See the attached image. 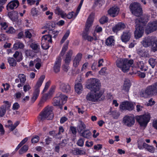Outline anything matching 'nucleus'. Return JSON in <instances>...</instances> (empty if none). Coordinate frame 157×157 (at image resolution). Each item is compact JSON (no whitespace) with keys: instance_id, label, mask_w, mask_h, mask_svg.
I'll list each match as a JSON object with an SVG mask.
<instances>
[{"instance_id":"16","label":"nucleus","mask_w":157,"mask_h":157,"mask_svg":"<svg viewBox=\"0 0 157 157\" xmlns=\"http://www.w3.org/2000/svg\"><path fill=\"white\" fill-rule=\"evenodd\" d=\"M119 10L118 7L115 6L110 8L108 11V13L111 16L114 17L118 15Z\"/></svg>"},{"instance_id":"6","label":"nucleus","mask_w":157,"mask_h":157,"mask_svg":"<svg viewBox=\"0 0 157 157\" xmlns=\"http://www.w3.org/2000/svg\"><path fill=\"white\" fill-rule=\"evenodd\" d=\"M141 43L145 47L151 46L152 49L154 52L157 50V38L156 37H145L143 39Z\"/></svg>"},{"instance_id":"32","label":"nucleus","mask_w":157,"mask_h":157,"mask_svg":"<svg viewBox=\"0 0 157 157\" xmlns=\"http://www.w3.org/2000/svg\"><path fill=\"white\" fill-rule=\"evenodd\" d=\"M78 13H77V10H76L75 13L72 11L69 13L67 14H66V16L65 17V18H67L69 19L73 18L75 19L77 16Z\"/></svg>"},{"instance_id":"37","label":"nucleus","mask_w":157,"mask_h":157,"mask_svg":"<svg viewBox=\"0 0 157 157\" xmlns=\"http://www.w3.org/2000/svg\"><path fill=\"white\" fill-rule=\"evenodd\" d=\"M24 47V45L20 42L15 43L13 45V48L14 50H17L18 48H22Z\"/></svg>"},{"instance_id":"35","label":"nucleus","mask_w":157,"mask_h":157,"mask_svg":"<svg viewBox=\"0 0 157 157\" xmlns=\"http://www.w3.org/2000/svg\"><path fill=\"white\" fill-rule=\"evenodd\" d=\"M31 48L36 53L40 51V46L35 43H32L30 45Z\"/></svg>"},{"instance_id":"14","label":"nucleus","mask_w":157,"mask_h":157,"mask_svg":"<svg viewBox=\"0 0 157 157\" xmlns=\"http://www.w3.org/2000/svg\"><path fill=\"white\" fill-rule=\"evenodd\" d=\"M123 123L124 124L128 127H131L135 123V119L133 117L127 115L123 118Z\"/></svg>"},{"instance_id":"42","label":"nucleus","mask_w":157,"mask_h":157,"mask_svg":"<svg viewBox=\"0 0 157 157\" xmlns=\"http://www.w3.org/2000/svg\"><path fill=\"white\" fill-rule=\"evenodd\" d=\"M70 32L69 30H67L60 41V43L61 44L64 43L65 41L67 39L70 35Z\"/></svg>"},{"instance_id":"12","label":"nucleus","mask_w":157,"mask_h":157,"mask_svg":"<svg viewBox=\"0 0 157 157\" xmlns=\"http://www.w3.org/2000/svg\"><path fill=\"white\" fill-rule=\"evenodd\" d=\"M135 105V104L133 102L124 101L120 104L119 107L121 110L132 111L134 109Z\"/></svg>"},{"instance_id":"45","label":"nucleus","mask_w":157,"mask_h":157,"mask_svg":"<svg viewBox=\"0 0 157 157\" xmlns=\"http://www.w3.org/2000/svg\"><path fill=\"white\" fill-rule=\"evenodd\" d=\"M38 11L35 8H33L31 10V14L34 17H36L38 15Z\"/></svg>"},{"instance_id":"49","label":"nucleus","mask_w":157,"mask_h":157,"mask_svg":"<svg viewBox=\"0 0 157 157\" xmlns=\"http://www.w3.org/2000/svg\"><path fill=\"white\" fill-rule=\"evenodd\" d=\"M148 62L149 64L153 68L155 65V59L151 58L149 59Z\"/></svg>"},{"instance_id":"41","label":"nucleus","mask_w":157,"mask_h":157,"mask_svg":"<svg viewBox=\"0 0 157 157\" xmlns=\"http://www.w3.org/2000/svg\"><path fill=\"white\" fill-rule=\"evenodd\" d=\"M8 61L10 66L14 67L16 66L17 64L16 61L13 58H8Z\"/></svg>"},{"instance_id":"40","label":"nucleus","mask_w":157,"mask_h":157,"mask_svg":"<svg viewBox=\"0 0 157 157\" xmlns=\"http://www.w3.org/2000/svg\"><path fill=\"white\" fill-rule=\"evenodd\" d=\"M18 77L20 80L21 83H25L26 80V76L23 74H20L18 75Z\"/></svg>"},{"instance_id":"63","label":"nucleus","mask_w":157,"mask_h":157,"mask_svg":"<svg viewBox=\"0 0 157 157\" xmlns=\"http://www.w3.org/2000/svg\"><path fill=\"white\" fill-rule=\"evenodd\" d=\"M143 108V106L139 104L137 105H136V111L138 112L142 111Z\"/></svg>"},{"instance_id":"23","label":"nucleus","mask_w":157,"mask_h":157,"mask_svg":"<svg viewBox=\"0 0 157 157\" xmlns=\"http://www.w3.org/2000/svg\"><path fill=\"white\" fill-rule=\"evenodd\" d=\"M153 95L148 86L147 87L145 91H142L140 93V96L142 97L147 98L148 96H151Z\"/></svg>"},{"instance_id":"4","label":"nucleus","mask_w":157,"mask_h":157,"mask_svg":"<svg viewBox=\"0 0 157 157\" xmlns=\"http://www.w3.org/2000/svg\"><path fill=\"white\" fill-rule=\"evenodd\" d=\"M86 86L91 91H95L96 92L100 90L101 84L97 79L91 78L86 81Z\"/></svg>"},{"instance_id":"43","label":"nucleus","mask_w":157,"mask_h":157,"mask_svg":"<svg viewBox=\"0 0 157 157\" xmlns=\"http://www.w3.org/2000/svg\"><path fill=\"white\" fill-rule=\"evenodd\" d=\"M137 68L140 69L142 71H146V69L144 68V64L143 61H140L137 63Z\"/></svg>"},{"instance_id":"8","label":"nucleus","mask_w":157,"mask_h":157,"mask_svg":"<svg viewBox=\"0 0 157 157\" xmlns=\"http://www.w3.org/2000/svg\"><path fill=\"white\" fill-rule=\"evenodd\" d=\"M67 97L61 93H59L57 96L54 98L53 104L55 106H60L64 104L67 100Z\"/></svg>"},{"instance_id":"28","label":"nucleus","mask_w":157,"mask_h":157,"mask_svg":"<svg viewBox=\"0 0 157 157\" xmlns=\"http://www.w3.org/2000/svg\"><path fill=\"white\" fill-rule=\"evenodd\" d=\"M110 111L109 112V114L110 115L112 116V117L114 119H117L120 116V113L117 110H114L112 111L111 108Z\"/></svg>"},{"instance_id":"17","label":"nucleus","mask_w":157,"mask_h":157,"mask_svg":"<svg viewBox=\"0 0 157 157\" xmlns=\"http://www.w3.org/2000/svg\"><path fill=\"white\" fill-rule=\"evenodd\" d=\"M62 58L59 56L56 59L54 66V70L55 72L57 73L60 71Z\"/></svg>"},{"instance_id":"51","label":"nucleus","mask_w":157,"mask_h":157,"mask_svg":"<svg viewBox=\"0 0 157 157\" xmlns=\"http://www.w3.org/2000/svg\"><path fill=\"white\" fill-rule=\"evenodd\" d=\"M108 21V18L105 16L102 17L100 20V22L101 24H104Z\"/></svg>"},{"instance_id":"58","label":"nucleus","mask_w":157,"mask_h":157,"mask_svg":"<svg viewBox=\"0 0 157 157\" xmlns=\"http://www.w3.org/2000/svg\"><path fill=\"white\" fill-rule=\"evenodd\" d=\"M102 30V28L101 27L97 25L95 28L94 32V34L96 33H99L101 32Z\"/></svg>"},{"instance_id":"64","label":"nucleus","mask_w":157,"mask_h":157,"mask_svg":"<svg viewBox=\"0 0 157 157\" xmlns=\"http://www.w3.org/2000/svg\"><path fill=\"white\" fill-rule=\"evenodd\" d=\"M25 54L27 56H31L32 53V51L31 50H27L25 52Z\"/></svg>"},{"instance_id":"55","label":"nucleus","mask_w":157,"mask_h":157,"mask_svg":"<svg viewBox=\"0 0 157 157\" xmlns=\"http://www.w3.org/2000/svg\"><path fill=\"white\" fill-rule=\"evenodd\" d=\"M102 147V145L100 144L94 145V149L97 151H98L101 149Z\"/></svg>"},{"instance_id":"50","label":"nucleus","mask_w":157,"mask_h":157,"mask_svg":"<svg viewBox=\"0 0 157 157\" xmlns=\"http://www.w3.org/2000/svg\"><path fill=\"white\" fill-rule=\"evenodd\" d=\"M74 151L76 152V154L79 155H83L85 154V152L83 150H80L78 149H75Z\"/></svg>"},{"instance_id":"25","label":"nucleus","mask_w":157,"mask_h":157,"mask_svg":"<svg viewBox=\"0 0 157 157\" xmlns=\"http://www.w3.org/2000/svg\"><path fill=\"white\" fill-rule=\"evenodd\" d=\"M105 44L108 46L112 47L115 44V40L114 36H111L108 37L106 40Z\"/></svg>"},{"instance_id":"9","label":"nucleus","mask_w":157,"mask_h":157,"mask_svg":"<svg viewBox=\"0 0 157 157\" xmlns=\"http://www.w3.org/2000/svg\"><path fill=\"white\" fill-rule=\"evenodd\" d=\"M103 94L101 90L96 92L95 91H91L87 95L86 99L88 101L95 102L99 99Z\"/></svg>"},{"instance_id":"30","label":"nucleus","mask_w":157,"mask_h":157,"mask_svg":"<svg viewBox=\"0 0 157 157\" xmlns=\"http://www.w3.org/2000/svg\"><path fill=\"white\" fill-rule=\"evenodd\" d=\"M143 146L144 147V148L151 153H154L155 151V148L152 146L150 145L145 143H144Z\"/></svg>"},{"instance_id":"34","label":"nucleus","mask_w":157,"mask_h":157,"mask_svg":"<svg viewBox=\"0 0 157 157\" xmlns=\"http://www.w3.org/2000/svg\"><path fill=\"white\" fill-rule=\"evenodd\" d=\"M55 12L56 14L60 15L62 18H64L66 16V13L58 7H56Z\"/></svg>"},{"instance_id":"24","label":"nucleus","mask_w":157,"mask_h":157,"mask_svg":"<svg viewBox=\"0 0 157 157\" xmlns=\"http://www.w3.org/2000/svg\"><path fill=\"white\" fill-rule=\"evenodd\" d=\"M148 86L153 95L157 94V82Z\"/></svg>"},{"instance_id":"26","label":"nucleus","mask_w":157,"mask_h":157,"mask_svg":"<svg viewBox=\"0 0 157 157\" xmlns=\"http://www.w3.org/2000/svg\"><path fill=\"white\" fill-rule=\"evenodd\" d=\"M75 92L78 94H81L83 90L82 84L79 82L77 83L75 86Z\"/></svg>"},{"instance_id":"39","label":"nucleus","mask_w":157,"mask_h":157,"mask_svg":"<svg viewBox=\"0 0 157 157\" xmlns=\"http://www.w3.org/2000/svg\"><path fill=\"white\" fill-rule=\"evenodd\" d=\"M86 128V125L83 122L80 121L79 123L77 128L78 132H81L83 130H84Z\"/></svg>"},{"instance_id":"21","label":"nucleus","mask_w":157,"mask_h":157,"mask_svg":"<svg viewBox=\"0 0 157 157\" xmlns=\"http://www.w3.org/2000/svg\"><path fill=\"white\" fill-rule=\"evenodd\" d=\"M60 88L61 90L63 92L69 93L71 92V87L68 83H61Z\"/></svg>"},{"instance_id":"44","label":"nucleus","mask_w":157,"mask_h":157,"mask_svg":"<svg viewBox=\"0 0 157 157\" xmlns=\"http://www.w3.org/2000/svg\"><path fill=\"white\" fill-rule=\"evenodd\" d=\"M28 148L29 147L27 145H24L19 151V154H21L26 152L28 150Z\"/></svg>"},{"instance_id":"52","label":"nucleus","mask_w":157,"mask_h":157,"mask_svg":"<svg viewBox=\"0 0 157 157\" xmlns=\"http://www.w3.org/2000/svg\"><path fill=\"white\" fill-rule=\"evenodd\" d=\"M39 137L37 136L33 137L31 139L32 143H37L39 141Z\"/></svg>"},{"instance_id":"10","label":"nucleus","mask_w":157,"mask_h":157,"mask_svg":"<svg viewBox=\"0 0 157 157\" xmlns=\"http://www.w3.org/2000/svg\"><path fill=\"white\" fill-rule=\"evenodd\" d=\"M52 36L50 35L43 36L41 38V47L44 49H47L49 48V45L52 43Z\"/></svg>"},{"instance_id":"38","label":"nucleus","mask_w":157,"mask_h":157,"mask_svg":"<svg viewBox=\"0 0 157 157\" xmlns=\"http://www.w3.org/2000/svg\"><path fill=\"white\" fill-rule=\"evenodd\" d=\"M105 1L103 0H94V7H96L98 6L100 7L103 4L105 3Z\"/></svg>"},{"instance_id":"59","label":"nucleus","mask_w":157,"mask_h":157,"mask_svg":"<svg viewBox=\"0 0 157 157\" xmlns=\"http://www.w3.org/2000/svg\"><path fill=\"white\" fill-rule=\"evenodd\" d=\"M106 68V67H103L100 71L99 72V74L101 75H104L105 74Z\"/></svg>"},{"instance_id":"20","label":"nucleus","mask_w":157,"mask_h":157,"mask_svg":"<svg viewBox=\"0 0 157 157\" xmlns=\"http://www.w3.org/2000/svg\"><path fill=\"white\" fill-rule=\"evenodd\" d=\"M131 33L128 31L123 32L121 36V39L123 42H125L128 41L130 38Z\"/></svg>"},{"instance_id":"19","label":"nucleus","mask_w":157,"mask_h":157,"mask_svg":"<svg viewBox=\"0 0 157 157\" xmlns=\"http://www.w3.org/2000/svg\"><path fill=\"white\" fill-rule=\"evenodd\" d=\"M19 2L17 0L12 1L10 2L7 6V10H9L10 9L12 10L17 8L19 5Z\"/></svg>"},{"instance_id":"3","label":"nucleus","mask_w":157,"mask_h":157,"mask_svg":"<svg viewBox=\"0 0 157 157\" xmlns=\"http://www.w3.org/2000/svg\"><path fill=\"white\" fill-rule=\"evenodd\" d=\"M132 60H128L127 59L119 58L116 62V65L124 72H128L130 67L133 64Z\"/></svg>"},{"instance_id":"22","label":"nucleus","mask_w":157,"mask_h":157,"mask_svg":"<svg viewBox=\"0 0 157 157\" xmlns=\"http://www.w3.org/2000/svg\"><path fill=\"white\" fill-rule=\"evenodd\" d=\"M73 54V51L72 50H69L66 55L64 61L66 64H68L71 60V57Z\"/></svg>"},{"instance_id":"27","label":"nucleus","mask_w":157,"mask_h":157,"mask_svg":"<svg viewBox=\"0 0 157 157\" xmlns=\"http://www.w3.org/2000/svg\"><path fill=\"white\" fill-rule=\"evenodd\" d=\"M81 135L84 138L87 139H90L92 137V133L88 129L84 130L81 133Z\"/></svg>"},{"instance_id":"62","label":"nucleus","mask_w":157,"mask_h":157,"mask_svg":"<svg viewBox=\"0 0 157 157\" xmlns=\"http://www.w3.org/2000/svg\"><path fill=\"white\" fill-rule=\"evenodd\" d=\"M88 65V63L87 62L85 63L82 66L81 71H83L85 70L87 67Z\"/></svg>"},{"instance_id":"7","label":"nucleus","mask_w":157,"mask_h":157,"mask_svg":"<svg viewBox=\"0 0 157 157\" xmlns=\"http://www.w3.org/2000/svg\"><path fill=\"white\" fill-rule=\"evenodd\" d=\"M52 110L53 108L52 106H47L41 113L39 116V119L42 121L45 119L52 120L54 116Z\"/></svg>"},{"instance_id":"13","label":"nucleus","mask_w":157,"mask_h":157,"mask_svg":"<svg viewBox=\"0 0 157 157\" xmlns=\"http://www.w3.org/2000/svg\"><path fill=\"white\" fill-rule=\"evenodd\" d=\"M157 30V20L149 22L147 26L145 31L147 34H149Z\"/></svg>"},{"instance_id":"18","label":"nucleus","mask_w":157,"mask_h":157,"mask_svg":"<svg viewBox=\"0 0 157 157\" xmlns=\"http://www.w3.org/2000/svg\"><path fill=\"white\" fill-rule=\"evenodd\" d=\"M82 55L81 53H78L75 56L73 61V65L75 67H77L81 60Z\"/></svg>"},{"instance_id":"36","label":"nucleus","mask_w":157,"mask_h":157,"mask_svg":"<svg viewBox=\"0 0 157 157\" xmlns=\"http://www.w3.org/2000/svg\"><path fill=\"white\" fill-rule=\"evenodd\" d=\"M69 43V41L68 40H67L66 41L65 44L63 47L60 53V55L59 56H60L61 57V56H63L64 55L65 52H66L68 48V46Z\"/></svg>"},{"instance_id":"60","label":"nucleus","mask_w":157,"mask_h":157,"mask_svg":"<svg viewBox=\"0 0 157 157\" xmlns=\"http://www.w3.org/2000/svg\"><path fill=\"white\" fill-rule=\"evenodd\" d=\"M4 103L5 104V108L6 109H9L11 106V104L8 101H5Z\"/></svg>"},{"instance_id":"48","label":"nucleus","mask_w":157,"mask_h":157,"mask_svg":"<svg viewBox=\"0 0 157 157\" xmlns=\"http://www.w3.org/2000/svg\"><path fill=\"white\" fill-rule=\"evenodd\" d=\"M138 147L140 149H143L144 148L143 146L144 143H143L141 140H140L137 141Z\"/></svg>"},{"instance_id":"1","label":"nucleus","mask_w":157,"mask_h":157,"mask_svg":"<svg viewBox=\"0 0 157 157\" xmlns=\"http://www.w3.org/2000/svg\"><path fill=\"white\" fill-rule=\"evenodd\" d=\"M130 9L133 14L138 17L135 21L136 30L134 32L135 37L138 39L143 36L144 31V24L148 21V17L147 15L139 16L142 13V10L138 3L134 2L131 4Z\"/></svg>"},{"instance_id":"31","label":"nucleus","mask_w":157,"mask_h":157,"mask_svg":"<svg viewBox=\"0 0 157 157\" xmlns=\"http://www.w3.org/2000/svg\"><path fill=\"white\" fill-rule=\"evenodd\" d=\"M138 54L142 57L149 58L150 55L148 51L145 50H140L138 52Z\"/></svg>"},{"instance_id":"61","label":"nucleus","mask_w":157,"mask_h":157,"mask_svg":"<svg viewBox=\"0 0 157 157\" xmlns=\"http://www.w3.org/2000/svg\"><path fill=\"white\" fill-rule=\"evenodd\" d=\"M20 107V105L17 102L15 103L13 106V110L17 109Z\"/></svg>"},{"instance_id":"47","label":"nucleus","mask_w":157,"mask_h":157,"mask_svg":"<svg viewBox=\"0 0 157 157\" xmlns=\"http://www.w3.org/2000/svg\"><path fill=\"white\" fill-rule=\"evenodd\" d=\"M35 64L36 68L37 69H39L41 66L40 59H37Z\"/></svg>"},{"instance_id":"2","label":"nucleus","mask_w":157,"mask_h":157,"mask_svg":"<svg viewBox=\"0 0 157 157\" xmlns=\"http://www.w3.org/2000/svg\"><path fill=\"white\" fill-rule=\"evenodd\" d=\"M94 19V15L91 14L88 17L86 24L85 28L82 34L83 38L89 41H91L93 40H96L97 39L94 33L93 34L94 37L88 35L89 29L92 25Z\"/></svg>"},{"instance_id":"33","label":"nucleus","mask_w":157,"mask_h":157,"mask_svg":"<svg viewBox=\"0 0 157 157\" xmlns=\"http://www.w3.org/2000/svg\"><path fill=\"white\" fill-rule=\"evenodd\" d=\"M13 56L18 62H20L22 59L23 56L21 53L18 51H16L13 54Z\"/></svg>"},{"instance_id":"53","label":"nucleus","mask_w":157,"mask_h":157,"mask_svg":"<svg viewBox=\"0 0 157 157\" xmlns=\"http://www.w3.org/2000/svg\"><path fill=\"white\" fill-rule=\"evenodd\" d=\"M84 140L83 139L80 138L78 141L77 144L79 146L82 147L84 145Z\"/></svg>"},{"instance_id":"11","label":"nucleus","mask_w":157,"mask_h":157,"mask_svg":"<svg viewBox=\"0 0 157 157\" xmlns=\"http://www.w3.org/2000/svg\"><path fill=\"white\" fill-rule=\"evenodd\" d=\"M149 114L140 116L137 118V120L141 126L146 127L150 120Z\"/></svg>"},{"instance_id":"57","label":"nucleus","mask_w":157,"mask_h":157,"mask_svg":"<svg viewBox=\"0 0 157 157\" xmlns=\"http://www.w3.org/2000/svg\"><path fill=\"white\" fill-rule=\"evenodd\" d=\"M155 103V101L153 99H150L148 102L147 103L146 105L147 106H151Z\"/></svg>"},{"instance_id":"5","label":"nucleus","mask_w":157,"mask_h":157,"mask_svg":"<svg viewBox=\"0 0 157 157\" xmlns=\"http://www.w3.org/2000/svg\"><path fill=\"white\" fill-rule=\"evenodd\" d=\"M45 78V76L44 75L41 76L35 86L33 96L31 99L32 103H34L38 98L40 93V87L41 86Z\"/></svg>"},{"instance_id":"29","label":"nucleus","mask_w":157,"mask_h":157,"mask_svg":"<svg viewBox=\"0 0 157 157\" xmlns=\"http://www.w3.org/2000/svg\"><path fill=\"white\" fill-rule=\"evenodd\" d=\"M131 85L129 80H127L124 81L123 87V90L126 92H128L129 90Z\"/></svg>"},{"instance_id":"46","label":"nucleus","mask_w":157,"mask_h":157,"mask_svg":"<svg viewBox=\"0 0 157 157\" xmlns=\"http://www.w3.org/2000/svg\"><path fill=\"white\" fill-rule=\"evenodd\" d=\"M17 29H15L13 27H10L6 31V32L8 33L13 34L16 33Z\"/></svg>"},{"instance_id":"56","label":"nucleus","mask_w":157,"mask_h":157,"mask_svg":"<svg viewBox=\"0 0 157 157\" xmlns=\"http://www.w3.org/2000/svg\"><path fill=\"white\" fill-rule=\"evenodd\" d=\"M30 86L28 84L25 85L23 86V90L24 91L26 92L31 89Z\"/></svg>"},{"instance_id":"15","label":"nucleus","mask_w":157,"mask_h":157,"mask_svg":"<svg viewBox=\"0 0 157 157\" xmlns=\"http://www.w3.org/2000/svg\"><path fill=\"white\" fill-rule=\"evenodd\" d=\"M126 27L125 25L122 22H119L112 27V31L117 33L119 31L124 29Z\"/></svg>"},{"instance_id":"54","label":"nucleus","mask_w":157,"mask_h":157,"mask_svg":"<svg viewBox=\"0 0 157 157\" xmlns=\"http://www.w3.org/2000/svg\"><path fill=\"white\" fill-rule=\"evenodd\" d=\"M0 25L2 29H6L8 26L7 23L5 22H1L0 23Z\"/></svg>"}]
</instances>
